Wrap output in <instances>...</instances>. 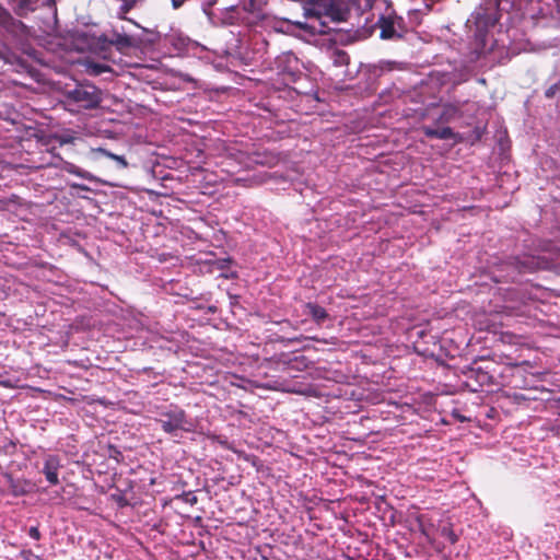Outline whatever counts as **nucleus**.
<instances>
[{"instance_id": "1", "label": "nucleus", "mask_w": 560, "mask_h": 560, "mask_svg": "<svg viewBox=\"0 0 560 560\" xmlns=\"http://www.w3.org/2000/svg\"><path fill=\"white\" fill-rule=\"evenodd\" d=\"M560 19V0H481L466 21L472 35L525 34Z\"/></svg>"}, {"instance_id": "2", "label": "nucleus", "mask_w": 560, "mask_h": 560, "mask_svg": "<svg viewBox=\"0 0 560 560\" xmlns=\"http://www.w3.org/2000/svg\"><path fill=\"white\" fill-rule=\"evenodd\" d=\"M506 362H497L490 359L475 361L464 371V384L472 392H493L501 387L521 388L524 386L523 365L528 362L516 363L506 358Z\"/></svg>"}, {"instance_id": "3", "label": "nucleus", "mask_w": 560, "mask_h": 560, "mask_svg": "<svg viewBox=\"0 0 560 560\" xmlns=\"http://www.w3.org/2000/svg\"><path fill=\"white\" fill-rule=\"evenodd\" d=\"M63 39H68L69 37H62ZM71 45L79 52H84L85 50L91 51L92 54L102 57L103 59H110L112 52L110 49L115 47L117 50L121 52H126L132 45V39L135 37H115L114 39L108 40V37H70Z\"/></svg>"}, {"instance_id": "4", "label": "nucleus", "mask_w": 560, "mask_h": 560, "mask_svg": "<svg viewBox=\"0 0 560 560\" xmlns=\"http://www.w3.org/2000/svg\"><path fill=\"white\" fill-rule=\"evenodd\" d=\"M156 422L164 433L176 436L178 431L194 432L195 424L187 412L177 405L171 404L159 412Z\"/></svg>"}, {"instance_id": "5", "label": "nucleus", "mask_w": 560, "mask_h": 560, "mask_svg": "<svg viewBox=\"0 0 560 560\" xmlns=\"http://www.w3.org/2000/svg\"><path fill=\"white\" fill-rule=\"evenodd\" d=\"M66 102L78 109H94L102 103V91L92 83H78L63 92Z\"/></svg>"}, {"instance_id": "6", "label": "nucleus", "mask_w": 560, "mask_h": 560, "mask_svg": "<svg viewBox=\"0 0 560 560\" xmlns=\"http://www.w3.org/2000/svg\"><path fill=\"white\" fill-rule=\"evenodd\" d=\"M186 0H171L174 9H178ZM218 0H201L202 11L208 15L210 22L214 25H235L238 24L240 21L246 23L247 25H252L250 21H247L244 16L246 13L245 8L240 10L237 7H230L221 12L220 16H213L209 12V9L217 3Z\"/></svg>"}, {"instance_id": "7", "label": "nucleus", "mask_w": 560, "mask_h": 560, "mask_svg": "<svg viewBox=\"0 0 560 560\" xmlns=\"http://www.w3.org/2000/svg\"><path fill=\"white\" fill-rule=\"evenodd\" d=\"M400 22L401 18H398L392 8L386 7L384 12L377 14L375 26H378L382 36L401 35L396 28V24L400 27ZM373 27L374 25L371 26V32H373Z\"/></svg>"}, {"instance_id": "8", "label": "nucleus", "mask_w": 560, "mask_h": 560, "mask_svg": "<svg viewBox=\"0 0 560 560\" xmlns=\"http://www.w3.org/2000/svg\"><path fill=\"white\" fill-rule=\"evenodd\" d=\"M431 117L435 125H446L455 120L456 118L462 117V110L457 105L454 104H444L441 107V110L438 113L435 107L429 109L425 114Z\"/></svg>"}, {"instance_id": "9", "label": "nucleus", "mask_w": 560, "mask_h": 560, "mask_svg": "<svg viewBox=\"0 0 560 560\" xmlns=\"http://www.w3.org/2000/svg\"><path fill=\"white\" fill-rule=\"evenodd\" d=\"M0 26H2L9 35H28L25 33L26 26L15 20L5 9L0 5Z\"/></svg>"}, {"instance_id": "10", "label": "nucleus", "mask_w": 560, "mask_h": 560, "mask_svg": "<svg viewBox=\"0 0 560 560\" xmlns=\"http://www.w3.org/2000/svg\"><path fill=\"white\" fill-rule=\"evenodd\" d=\"M61 467L60 458L56 455H49L44 462L42 472L45 475L46 480L56 486L59 483L58 472Z\"/></svg>"}, {"instance_id": "11", "label": "nucleus", "mask_w": 560, "mask_h": 560, "mask_svg": "<svg viewBox=\"0 0 560 560\" xmlns=\"http://www.w3.org/2000/svg\"><path fill=\"white\" fill-rule=\"evenodd\" d=\"M327 54L329 58L332 59L335 66H347L349 63L350 57L347 51L339 49L337 47V42L335 38L330 37L327 43Z\"/></svg>"}, {"instance_id": "12", "label": "nucleus", "mask_w": 560, "mask_h": 560, "mask_svg": "<svg viewBox=\"0 0 560 560\" xmlns=\"http://www.w3.org/2000/svg\"><path fill=\"white\" fill-rule=\"evenodd\" d=\"M421 131L427 138L430 139H441V140H450L455 139L456 133L453 131L451 127L443 126L441 128H433L430 126H422Z\"/></svg>"}, {"instance_id": "13", "label": "nucleus", "mask_w": 560, "mask_h": 560, "mask_svg": "<svg viewBox=\"0 0 560 560\" xmlns=\"http://www.w3.org/2000/svg\"><path fill=\"white\" fill-rule=\"evenodd\" d=\"M488 37H472V42L470 43L471 47L474 48L472 54L475 55L471 57V60H477L481 56L486 55L487 52L491 51L494 45V40H492L491 45L487 47L486 40ZM490 39H493V37H489Z\"/></svg>"}, {"instance_id": "14", "label": "nucleus", "mask_w": 560, "mask_h": 560, "mask_svg": "<svg viewBox=\"0 0 560 560\" xmlns=\"http://www.w3.org/2000/svg\"><path fill=\"white\" fill-rule=\"evenodd\" d=\"M5 477L8 479L9 490L14 497H22L28 493V481L14 479L11 475H7Z\"/></svg>"}, {"instance_id": "15", "label": "nucleus", "mask_w": 560, "mask_h": 560, "mask_svg": "<svg viewBox=\"0 0 560 560\" xmlns=\"http://www.w3.org/2000/svg\"><path fill=\"white\" fill-rule=\"evenodd\" d=\"M14 12L20 15H26L36 9L38 0H8Z\"/></svg>"}, {"instance_id": "16", "label": "nucleus", "mask_w": 560, "mask_h": 560, "mask_svg": "<svg viewBox=\"0 0 560 560\" xmlns=\"http://www.w3.org/2000/svg\"><path fill=\"white\" fill-rule=\"evenodd\" d=\"M47 3V10L49 13V19L51 20L50 23L47 24V26L43 30L44 35H60L57 32V9L55 7L54 0H46Z\"/></svg>"}, {"instance_id": "17", "label": "nucleus", "mask_w": 560, "mask_h": 560, "mask_svg": "<svg viewBox=\"0 0 560 560\" xmlns=\"http://www.w3.org/2000/svg\"><path fill=\"white\" fill-rule=\"evenodd\" d=\"M264 24L267 27H269V28H266V31H268V32L282 33L284 35L289 34L290 24L285 20L278 21V20H275V19L265 18L264 19Z\"/></svg>"}, {"instance_id": "18", "label": "nucleus", "mask_w": 560, "mask_h": 560, "mask_svg": "<svg viewBox=\"0 0 560 560\" xmlns=\"http://www.w3.org/2000/svg\"><path fill=\"white\" fill-rule=\"evenodd\" d=\"M306 308L308 310V313L310 315L312 316V318L318 324L320 325L322 323H324L327 318H328V313L327 311L316 304V303H307L306 304Z\"/></svg>"}, {"instance_id": "19", "label": "nucleus", "mask_w": 560, "mask_h": 560, "mask_svg": "<svg viewBox=\"0 0 560 560\" xmlns=\"http://www.w3.org/2000/svg\"><path fill=\"white\" fill-rule=\"evenodd\" d=\"M228 264H229L228 260L215 259V260L206 261L203 264V268L208 272L220 271L221 277L229 278V276L224 272V269L228 267Z\"/></svg>"}, {"instance_id": "20", "label": "nucleus", "mask_w": 560, "mask_h": 560, "mask_svg": "<svg viewBox=\"0 0 560 560\" xmlns=\"http://www.w3.org/2000/svg\"><path fill=\"white\" fill-rule=\"evenodd\" d=\"M95 151L108 159L114 160L120 168H126L128 166V162L122 155L114 154L104 148H97Z\"/></svg>"}, {"instance_id": "21", "label": "nucleus", "mask_w": 560, "mask_h": 560, "mask_svg": "<svg viewBox=\"0 0 560 560\" xmlns=\"http://www.w3.org/2000/svg\"><path fill=\"white\" fill-rule=\"evenodd\" d=\"M88 72L92 75H98L110 70L109 66L100 62L85 60Z\"/></svg>"}, {"instance_id": "22", "label": "nucleus", "mask_w": 560, "mask_h": 560, "mask_svg": "<svg viewBox=\"0 0 560 560\" xmlns=\"http://www.w3.org/2000/svg\"><path fill=\"white\" fill-rule=\"evenodd\" d=\"M282 75L285 84H289L296 82L301 78L302 72H300L298 69L284 68L282 70Z\"/></svg>"}, {"instance_id": "23", "label": "nucleus", "mask_w": 560, "mask_h": 560, "mask_svg": "<svg viewBox=\"0 0 560 560\" xmlns=\"http://www.w3.org/2000/svg\"><path fill=\"white\" fill-rule=\"evenodd\" d=\"M441 535L448 540L452 545L456 544L458 541V536L455 534L452 527L444 526L441 529Z\"/></svg>"}, {"instance_id": "24", "label": "nucleus", "mask_w": 560, "mask_h": 560, "mask_svg": "<svg viewBox=\"0 0 560 560\" xmlns=\"http://www.w3.org/2000/svg\"><path fill=\"white\" fill-rule=\"evenodd\" d=\"M65 170L70 174H74L82 178H86V173L84 171H82L80 167L75 166L74 164L67 163Z\"/></svg>"}, {"instance_id": "25", "label": "nucleus", "mask_w": 560, "mask_h": 560, "mask_svg": "<svg viewBox=\"0 0 560 560\" xmlns=\"http://www.w3.org/2000/svg\"><path fill=\"white\" fill-rule=\"evenodd\" d=\"M180 498L190 505H195L198 502V498L192 491L184 492Z\"/></svg>"}, {"instance_id": "26", "label": "nucleus", "mask_w": 560, "mask_h": 560, "mask_svg": "<svg viewBox=\"0 0 560 560\" xmlns=\"http://www.w3.org/2000/svg\"><path fill=\"white\" fill-rule=\"evenodd\" d=\"M205 48L212 50L213 54L218 57H224V56H229L232 54L228 48H224V47L214 46V47H205Z\"/></svg>"}, {"instance_id": "27", "label": "nucleus", "mask_w": 560, "mask_h": 560, "mask_svg": "<svg viewBox=\"0 0 560 560\" xmlns=\"http://www.w3.org/2000/svg\"><path fill=\"white\" fill-rule=\"evenodd\" d=\"M20 197L16 195H12L9 199H0V210H4L9 203H18Z\"/></svg>"}, {"instance_id": "28", "label": "nucleus", "mask_w": 560, "mask_h": 560, "mask_svg": "<svg viewBox=\"0 0 560 560\" xmlns=\"http://www.w3.org/2000/svg\"><path fill=\"white\" fill-rule=\"evenodd\" d=\"M559 90V85L556 83V84H552L550 85L546 91H545V96L547 98H552L556 93L558 92Z\"/></svg>"}, {"instance_id": "29", "label": "nucleus", "mask_w": 560, "mask_h": 560, "mask_svg": "<svg viewBox=\"0 0 560 560\" xmlns=\"http://www.w3.org/2000/svg\"><path fill=\"white\" fill-rule=\"evenodd\" d=\"M28 535L31 538H33L35 540H39L42 537L40 532L37 526H32L28 530Z\"/></svg>"}, {"instance_id": "30", "label": "nucleus", "mask_w": 560, "mask_h": 560, "mask_svg": "<svg viewBox=\"0 0 560 560\" xmlns=\"http://www.w3.org/2000/svg\"><path fill=\"white\" fill-rule=\"evenodd\" d=\"M419 14H420V10L419 9H415L412 11L409 12V19L411 22L413 21H418L419 19Z\"/></svg>"}, {"instance_id": "31", "label": "nucleus", "mask_w": 560, "mask_h": 560, "mask_svg": "<svg viewBox=\"0 0 560 560\" xmlns=\"http://www.w3.org/2000/svg\"><path fill=\"white\" fill-rule=\"evenodd\" d=\"M114 498H115V500H116V502L118 503V505H119V506H121V508H122V506L128 505V501L126 500V498H125V497H122V495H117V497H114Z\"/></svg>"}, {"instance_id": "32", "label": "nucleus", "mask_w": 560, "mask_h": 560, "mask_svg": "<svg viewBox=\"0 0 560 560\" xmlns=\"http://www.w3.org/2000/svg\"><path fill=\"white\" fill-rule=\"evenodd\" d=\"M0 58L1 59H4L7 61L10 60V57H9V54H8V49L7 48H0Z\"/></svg>"}, {"instance_id": "33", "label": "nucleus", "mask_w": 560, "mask_h": 560, "mask_svg": "<svg viewBox=\"0 0 560 560\" xmlns=\"http://www.w3.org/2000/svg\"><path fill=\"white\" fill-rule=\"evenodd\" d=\"M359 37H346L345 40H341L342 45H349L355 42Z\"/></svg>"}, {"instance_id": "34", "label": "nucleus", "mask_w": 560, "mask_h": 560, "mask_svg": "<svg viewBox=\"0 0 560 560\" xmlns=\"http://www.w3.org/2000/svg\"><path fill=\"white\" fill-rule=\"evenodd\" d=\"M257 44H260L262 46H267L268 45V43H267V40L265 38H259V42H257L256 45Z\"/></svg>"}, {"instance_id": "35", "label": "nucleus", "mask_w": 560, "mask_h": 560, "mask_svg": "<svg viewBox=\"0 0 560 560\" xmlns=\"http://www.w3.org/2000/svg\"><path fill=\"white\" fill-rule=\"evenodd\" d=\"M114 35L119 36V35H127V34L125 33L124 30H122V33H120L118 30H115Z\"/></svg>"}, {"instance_id": "36", "label": "nucleus", "mask_w": 560, "mask_h": 560, "mask_svg": "<svg viewBox=\"0 0 560 560\" xmlns=\"http://www.w3.org/2000/svg\"><path fill=\"white\" fill-rule=\"evenodd\" d=\"M287 58H288V60H289V61H290V60H291V58H292V59L294 60L295 65L298 63V59H296L294 56H292V55H288V56H287Z\"/></svg>"}, {"instance_id": "37", "label": "nucleus", "mask_w": 560, "mask_h": 560, "mask_svg": "<svg viewBox=\"0 0 560 560\" xmlns=\"http://www.w3.org/2000/svg\"><path fill=\"white\" fill-rule=\"evenodd\" d=\"M110 448L114 451V456L120 455V451H118L114 447H110Z\"/></svg>"}, {"instance_id": "38", "label": "nucleus", "mask_w": 560, "mask_h": 560, "mask_svg": "<svg viewBox=\"0 0 560 560\" xmlns=\"http://www.w3.org/2000/svg\"><path fill=\"white\" fill-rule=\"evenodd\" d=\"M110 448L114 451V456L120 455V451H118L114 447H110Z\"/></svg>"}, {"instance_id": "39", "label": "nucleus", "mask_w": 560, "mask_h": 560, "mask_svg": "<svg viewBox=\"0 0 560 560\" xmlns=\"http://www.w3.org/2000/svg\"><path fill=\"white\" fill-rule=\"evenodd\" d=\"M70 35H82V36H85L88 34L86 33H71Z\"/></svg>"}]
</instances>
